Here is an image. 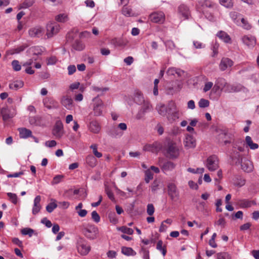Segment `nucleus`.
Wrapping results in <instances>:
<instances>
[{
	"label": "nucleus",
	"mask_w": 259,
	"mask_h": 259,
	"mask_svg": "<svg viewBox=\"0 0 259 259\" xmlns=\"http://www.w3.org/2000/svg\"><path fill=\"white\" fill-rule=\"evenodd\" d=\"M179 117V110L178 109L176 104L173 101H169L168 103V113L166 115L168 121L172 123Z\"/></svg>",
	"instance_id": "obj_1"
},
{
	"label": "nucleus",
	"mask_w": 259,
	"mask_h": 259,
	"mask_svg": "<svg viewBox=\"0 0 259 259\" xmlns=\"http://www.w3.org/2000/svg\"><path fill=\"white\" fill-rule=\"evenodd\" d=\"M84 236L88 239L94 240L97 238L98 228L93 225H89L82 230Z\"/></svg>",
	"instance_id": "obj_2"
},
{
	"label": "nucleus",
	"mask_w": 259,
	"mask_h": 259,
	"mask_svg": "<svg viewBox=\"0 0 259 259\" xmlns=\"http://www.w3.org/2000/svg\"><path fill=\"white\" fill-rule=\"evenodd\" d=\"M205 165L210 171L217 170L219 167V160L214 155L209 156L206 161Z\"/></svg>",
	"instance_id": "obj_3"
},
{
	"label": "nucleus",
	"mask_w": 259,
	"mask_h": 259,
	"mask_svg": "<svg viewBox=\"0 0 259 259\" xmlns=\"http://www.w3.org/2000/svg\"><path fill=\"white\" fill-rule=\"evenodd\" d=\"M168 194L172 201L176 202L179 198V193L175 184L170 183L167 186Z\"/></svg>",
	"instance_id": "obj_4"
},
{
	"label": "nucleus",
	"mask_w": 259,
	"mask_h": 259,
	"mask_svg": "<svg viewBox=\"0 0 259 259\" xmlns=\"http://www.w3.org/2000/svg\"><path fill=\"white\" fill-rule=\"evenodd\" d=\"M60 30V26L57 23H50L47 26V35L48 38L53 37Z\"/></svg>",
	"instance_id": "obj_5"
},
{
	"label": "nucleus",
	"mask_w": 259,
	"mask_h": 259,
	"mask_svg": "<svg viewBox=\"0 0 259 259\" xmlns=\"http://www.w3.org/2000/svg\"><path fill=\"white\" fill-rule=\"evenodd\" d=\"M93 101L94 102L93 107L94 115L95 116L101 115L104 108L102 101L98 98H95L93 99Z\"/></svg>",
	"instance_id": "obj_6"
},
{
	"label": "nucleus",
	"mask_w": 259,
	"mask_h": 259,
	"mask_svg": "<svg viewBox=\"0 0 259 259\" xmlns=\"http://www.w3.org/2000/svg\"><path fill=\"white\" fill-rule=\"evenodd\" d=\"M166 153L170 158H176L179 155V150L175 143H170L168 144Z\"/></svg>",
	"instance_id": "obj_7"
},
{
	"label": "nucleus",
	"mask_w": 259,
	"mask_h": 259,
	"mask_svg": "<svg viewBox=\"0 0 259 259\" xmlns=\"http://www.w3.org/2000/svg\"><path fill=\"white\" fill-rule=\"evenodd\" d=\"M60 103L62 106L68 110H72L74 106L73 100L69 95L62 96L60 99Z\"/></svg>",
	"instance_id": "obj_8"
},
{
	"label": "nucleus",
	"mask_w": 259,
	"mask_h": 259,
	"mask_svg": "<svg viewBox=\"0 0 259 259\" xmlns=\"http://www.w3.org/2000/svg\"><path fill=\"white\" fill-rule=\"evenodd\" d=\"M149 19L154 23H162L165 20V15L162 12H154L150 15Z\"/></svg>",
	"instance_id": "obj_9"
},
{
	"label": "nucleus",
	"mask_w": 259,
	"mask_h": 259,
	"mask_svg": "<svg viewBox=\"0 0 259 259\" xmlns=\"http://www.w3.org/2000/svg\"><path fill=\"white\" fill-rule=\"evenodd\" d=\"M234 141L233 136L228 133H222L219 135V142L224 145L233 143Z\"/></svg>",
	"instance_id": "obj_10"
},
{
	"label": "nucleus",
	"mask_w": 259,
	"mask_h": 259,
	"mask_svg": "<svg viewBox=\"0 0 259 259\" xmlns=\"http://www.w3.org/2000/svg\"><path fill=\"white\" fill-rule=\"evenodd\" d=\"M44 106L48 109H56L59 107V104L52 97H47L43 100Z\"/></svg>",
	"instance_id": "obj_11"
},
{
	"label": "nucleus",
	"mask_w": 259,
	"mask_h": 259,
	"mask_svg": "<svg viewBox=\"0 0 259 259\" xmlns=\"http://www.w3.org/2000/svg\"><path fill=\"white\" fill-rule=\"evenodd\" d=\"M77 249L79 253L81 255H84L89 252L90 250V247L87 245L84 240L81 239L78 241Z\"/></svg>",
	"instance_id": "obj_12"
},
{
	"label": "nucleus",
	"mask_w": 259,
	"mask_h": 259,
	"mask_svg": "<svg viewBox=\"0 0 259 259\" xmlns=\"http://www.w3.org/2000/svg\"><path fill=\"white\" fill-rule=\"evenodd\" d=\"M242 41L244 45L250 49L253 48L256 44L255 37L250 35L243 36L242 38Z\"/></svg>",
	"instance_id": "obj_13"
},
{
	"label": "nucleus",
	"mask_w": 259,
	"mask_h": 259,
	"mask_svg": "<svg viewBox=\"0 0 259 259\" xmlns=\"http://www.w3.org/2000/svg\"><path fill=\"white\" fill-rule=\"evenodd\" d=\"M63 125L62 121L57 120L53 130V134L57 138H61L63 135Z\"/></svg>",
	"instance_id": "obj_14"
},
{
	"label": "nucleus",
	"mask_w": 259,
	"mask_h": 259,
	"mask_svg": "<svg viewBox=\"0 0 259 259\" xmlns=\"http://www.w3.org/2000/svg\"><path fill=\"white\" fill-rule=\"evenodd\" d=\"M166 73L168 75L175 76L178 77H181L185 75V72L184 70L176 67L169 68L166 71Z\"/></svg>",
	"instance_id": "obj_15"
},
{
	"label": "nucleus",
	"mask_w": 259,
	"mask_h": 259,
	"mask_svg": "<svg viewBox=\"0 0 259 259\" xmlns=\"http://www.w3.org/2000/svg\"><path fill=\"white\" fill-rule=\"evenodd\" d=\"M233 65V62L228 58H223L220 62L219 67L222 71H225L228 67H231Z\"/></svg>",
	"instance_id": "obj_16"
},
{
	"label": "nucleus",
	"mask_w": 259,
	"mask_h": 259,
	"mask_svg": "<svg viewBox=\"0 0 259 259\" xmlns=\"http://www.w3.org/2000/svg\"><path fill=\"white\" fill-rule=\"evenodd\" d=\"M184 145L187 148H192L196 146V140L193 136L190 135L186 136Z\"/></svg>",
	"instance_id": "obj_17"
},
{
	"label": "nucleus",
	"mask_w": 259,
	"mask_h": 259,
	"mask_svg": "<svg viewBox=\"0 0 259 259\" xmlns=\"http://www.w3.org/2000/svg\"><path fill=\"white\" fill-rule=\"evenodd\" d=\"M41 200V197L39 195H37L35 197L34 199V204L32 208V213L34 215L38 213L41 209V206L40 204Z\"/></svg>",
	"instance_id": "obj_18"
},
{
	"label": "nucleus",
	"mask_w": 259,
	"mask_h": 259,
	"mask_svg": "<svg viewBox=\"0 0 259 259\" xmlns=\"http://www.w3.org/2000/svg\"><path fill=\"white\" fill-rule=\"evenodd\" d=\"M240 162L241 168L244 171L249 172L252 170L253 166L249 160L247 159L243 160V159L241 158Z\"/></svg>",
	"instance_id": "obj_19"
},
{
	"label": "nucleus",
	"mask_w": 259,
	"mask_h": 259,
	"mask_svg": "<svg viewBox=\"0 0 259 259\" xmlns=\"http://www.w3.org/2000/svg\"><path fill=\"white\" fill-rule=\"evenodd\" d=\"M28 33L31 37H38L42 35V29L40 27L31 28L29 30Z\"/></svg>",
	"instance_id": "obj_20"
},
{
	"label": "nucleus",
	"mask_w": 259,
	"mask_h": 259,
	"mask_svg": "<svg viewBox=\"0 0 259 259\" xmlns=\"http://www.w3.org/2000/svg\"><path fill=\"white\" fill-rule=\"evenodd\" d=\"M179 12L184 17L185 19H188L190 16L189 9L185 5H181L179 6Z\"/></svg>",
	"instance_id": "obj_21"
},
{
	"label": "nucleus",
	"mask_w": 259,
	"mask_h": 259,
	"mask_svg": "<svg viewBox=\"0 0 259 259\" xmlns=\"http://www.w3.org/2000/svg\"><path fill=\"white\" fill-rule=\"evenodd\" d=\"M156 110L160 115L166 116L168 113V105L166 106L164 104L160 103L157 105Z\"/></svg>",
	"instance_id": "obj_22"
},
{
	"label": "nucleus",
	"mask_w": 259,
	"mask_h": 259,
	"mask_svg": "<svg viewBox=\"0 0 259 259\" xmlns=\"http://www.w3.org/2000/svg\"><path fill=\"white\" fill-rule=\"evenodd\" d=\"M19 136L21 138L26 139L28 137H32V132L30 130L22 127L18 129Z\"/></svg>",
	"instance_id": "obj_23"
},
{
	"label": "nucleus",
	"mask_w": 259,
	"mask_h": 259,
	"mask_svg": "<svg viewBox=\"0 0 259 259\" xmlns=\"http://www.w3.org/2000/svg\"><path fill=\"white\" fill-rule=\"evenodd\" d=\"M217 36L226 43H231V39L230 36L225 32L220 31L217 33Z\"/></svg>",
	"instance_id": "obj_24"
},
{
	"label": "nucleus",
	"mask_w": 259,
	"mask_h": 259,
	"mask_svg": "<svg viewBox=\"0 0 259 259\" xmlns=\"http://www.w3.org/2000/svg\"><path fill=\"white\" fill-rule=\"evenodd\" d=\"M1 113L3 116V119L4 121L8 120L9 119L14 116L13 114L11 113L10 110L7 108H3L1 110Z\"/></svg>",
	"instance_id": "obj_25"
},
{
	"label": "nucleus",
	"mask_w": 259,
	"mask_h": 259,
	"mask_svg": "<svg viewBox=\"0 0 259 259\" xmlns=\"http://www.w3.org/2000/svg\"><path fill=\"white\" fill-rule=\"evenodd\" d=\"M230 15L232 20L236 25H241L240 20L242 17L240 14L236 12H232L230 13Z\"/></svg>",
	"instance_id": "obj_26"
},
{
	"label": "nucleus",
	"mask_w": 259,
	"mask_h": 259,
	"mask_svg": "<svg viewBox=\"0 0 259 259\" xmlns=\"http://www.w3.org/2000/svg\"><path fill=\"white\" fill-rule=\"evenodd\" d=\"M89 130L94 133H98L100 131L99 123L96 121H93L90 123Z\"/></svg>",
	"instance_id": "obj_27"
},
{
	"label": "nucleus",
	"mask_w": 259,
	"mask_h": 259,
	"mask_svg": "<svg viewBox=\"0 0 259 259\" xmlns=\"http://www.w3.org/2000/svg\"><path fill=\"white\" fill-rule=\"evenodd\" d=\"M219 81L221 82V85L222 86H223L224 87H225L226 86V91L227 92H234L237 91V90L236 89L235 87L228 84L224 79L221 78L219 79Z\"/></svg>",
	"instance_id": "obj_28"
},
{
	"label": "nucleus",
	"mask_w": 259,
	"mask_h": 259,
	"mask_svg": "<svg viewBox=\"0 0 259 259\" xmlns=\"http://www.w3.org/2000/svg\"><path fill=\"white\" fill-rule=\"evenodd\" d=\"M233 147L235 149H237L240 152H243L244 150V142L241 140H238L234 142H233Z\"/></svg>",
	"instance_id": "obj_29"
},
{
	"label": "nucleus",
	"mask_w": 259,
	"mask_h": 259,
	"mask_svg": "<svg viewBox=\"0 0 259 259\" xmlns=\"http://www.w3.org/2000/svg\"><path fill=\"white\" fill-rule=\"evenodd\" d=\"M252 204H255V202L247 199H242L239 202L240 207L243 208L250 207Z\"/></svg>",
	"instance_id": "obj_30"
},
{
	"label": "nucleus",
	"mask_w": 259,
	"mask_h": 259,
	"mask_svg": "<svg viewBox=\"0 0 259 259\" xmlns=\"http://www.w3.org/2000/svg\"><path fill=\"white\" fill-rule=\"evenodd\" d=\"M175 167V164L171 161L165 162L161 166V169L163 171H171Z\"/></svg>",
	"instance_id": "obj_31"
},
{
	"label": "nucleus",
	"mask_w": 259,
	"mask_h": 259,
	"mask_svg": "<svg viewBox=\"0 0 259 259\" xmlns=\"http://www.w3.org/2000/svg\"><path fill=\"white\" fill-rule=\"evenodd\" d=\"M24 83L21 80H16L9 84L10 89L14 90H17L23 87Z\"/></svg>",
	"instance_id": "obj_32"
},
{
	"label": "nucleus",
	"mask_w": 259,
	"mask_h": 259,
	"mask_svg": "<svg viewBox=\"0 0 259 259\" xmlns=\"http://www.w3.org/2000/svg\"><path fill=\"white\" fill-rule=\"evenodd\" d=\"M143 105L141 107L140 110L143 111L144 113L150 112L152 110L153 107L151 104L148 101H146L143 103Z\"/></svg>",
	"instance_id": "obj_33"
},
{
	"label": "nucleus",
	"mask_w": 259,
	"mask_h": 259,
	"mask_svg": "<svg viewBox=\"0 0 259 259\" xmlns=\"http://www.w3.org/2000/svg\"><path fill=\"white\" fill-rule=\"evenodd\" d=\"M134 100L138 104H142L145 101L142 93L140 91H137L135 93Z\"/></svg>",
	"instance_id": "obj_34"
},
{
	"label": "nucleus",
	"mask_w": 259,
	"mask_h": 259,
	"mask_svg": "<svg viewBox=\"0 0 259 259\" xmlns=\"http://www.w3.org/2000/svg\"><path fill=\"white\" fill-rule=\"evenodd\" d=\"M121 252L127 256H134L136 254V252L132 248L127 247H122Z\"/></svg>",
	"instance_id": "obj_35"
},
{
	"label": "nucleus",
	"mask_w": 259,
	"mask_h": 259,
	"mask_svg": "<svg viewBox=\"0 0 259 259\" xmlns=\"http://www.w3.org/2000/svg\"><path fill=\"white\" fill-rule=\"evenodd\" d=\"M245 142L246 144L252 150H255L258 148V145L256 143H253L251 138L250 136H246L245 138Z\"/></svg>",
	"instance_id": "obj_36"
},
{
	"label": "nucleus",
	"mask_w": 259,
	"mask_h": 259,
	"mask_svg": "<svg viewBox=\"0 0 259 259\" xmlns=\"http://www.w3.org/2000/svg\"><path fill=\"white\" fill-rule=\"evenodd\" d=\"M26 47L24 46H21L18 48L12 50H10L7 51V54L8 55H13L15 54H18L21 52H22L25 50Z\"/></svg>",
	"instance_id": "obj_37"
},
{
	"label": "nucleus",
	"mask_w": 259,
	"mask_h": 259,
	"mask_svg": "<svg viewBox=\"0 0 259 259\" xmlns=\"http://www.w3.org/2000/svg\"><path fill=\"white\" fill-rule=\"evenodd\" d=\"M85 161L87 164L92 167H94L96 165L97 159L92 155H88L86 157Z\"/></svg>",
	"instance_id": "obj_38"
},
{
	"label": "nucleus",
	"mask_w": 259,
	"mask_h": 259,
	"mask_svg": "<svg viewBox=\"0 0 259 259\" xmlns=\"http://www.w3.org/2000/svg\"><path fill=\"white\" fill-rule=\"evenodd\" d=\"M51 201L52 202L46 206V210L49 213L52 212L57 207V204L55 199H51Z\"/></svg>",
	"instance_id": "obj_39"
},
{
	"label": "nucleus",
	"mask_w": 259,
	"mask_h": 259,
	"mask_svg": "<svg viewBox=\"0 0 259 259\" xmlns=\"http://www.w3.org/2000/svg\"><path fill=\"white\" fill-rule=\"evenodd\" d=\"M156 249L160 251L163 255L165 256L166 253V249L165 246H163V242L160 240L158 241L156 245Z\"/></svg>",
	"instance_id": "obj_40"
},
{
	"label": "nucleus",
	"mask_w": 259,
	"mask_h": 259,
	"mask_svg": "<svg viewBox=\"0 0 259 259\" xmlns=\"http://www.w3.org/2000/svg\"><path fill=\"white\" fill-rule=\"evenodd\" d=\"M34 3V0H25L19 6V9H27L31 7Z\"/></svg>",
	"instance_id": "obj_41"
},
{
	"label": "nucleus",
	"mask_w": 259,
	"mask_h": 259,
	"mask_svg": "<svg viewBox=\"0 0 259 259\" xmlns=\"http://www.w3.org/2000/svg\"><path fill=\"white\" fill-rule=\"evenodd\" d=\"M245 180L240 177L237 176L234 179V184L235 185L241 187L245 185Z\"/></svg>",
	"instance_id": "obj_42"
},
{
	"label": "nucleus",
	"mask_w": 259,
	"mask_h": 259,
	"mask_svg": "<svg viewBox=\"0 0 259 259\" xmlns=\"http://www.w3.org/2000/svg\"><path fill=\"white\" fill-rule=\"evenodd\" d=\"M21 232L23 235H28L29 237H31L34 233V230L29 228H25L22 229Z\"/></svg>",
	"instance_id": "obj_43"
},
{
	"label": "nucleus",
	"mask_w": 259,
	"mask_h": 259,
	"mask_svg": "<svg viewBox=\"0 0 259 259\" xmlns=\"http://www.w3.org/2000/svg\"><path fill=\"white\" fill-rule=\"evenodd\" d=\"M56 20L60 22H65L68 20L67 15L65 14H60L56 16Z\"/></svg>",
	"instance_id": "obj_44"
},
{
	"label": "nucleus",
	"mask_w": 259,
	"mask_h": 259,
	"mask_svg": "<svg viewBox=\"0 0 259 259\" xmlns=\"http://www.w3.org/2000/svg\"><path fill=\"white\" fill-rule=\"evenodd\" d=\"M198 3L202 7L211 8L213 6L212 2L209 0H200Z\"/></svg>",
	"instance_id": "obj_45"
},
{
	"label": "nucleus",
	"mask_w": 259,
	"mask_h": 259,
	"mask_svg": "<svg viewBox=\"0 0 259 259\" xmlns=\"http://www.w3.org/2000/svg\"><path fill=\"white\" fill-rule=\"evenodd\" d=\"M241 23V26H242L243 28L248 30L251 28V25L248 23L247 21L245 20L244 18L242 17L240 18V20Z\"/></svg>",
	"instance_id": "obj_46"
},
{
	"label": "nucleus",
	"mask_w": 259,
	"mask_h": 259,
	"mask_svg": "<svg viewBox=\"0 0 259 259\" xmlns=\"http://www.w3.org/2000/svg\"><path fill=\"white\" fill-rule=\"evenodd\" d=\"M122 13L123 15L126 17L132 16L133 13L131 8H129L126 6H124L122 9Z\"/></svg>",
	"instance_id": "obj_47"
},
{
	"label": "nucleus",
	"mask_w": 259,
	"mask_h": 259,
	"mask_svg": "<svg viewBox=\"0 0 259 259\" xmlns=\"http://www.w3.org/2000/svg\"><path fill=\"white\" fill-rule=\"evenodd\" d=\"M217 259H232L231 256L227 252H220L217 255Z\"/></svg>",
	"instance_id": "obj_48"
},
{
	"label": "nucleus",
	"mask_w": 259,
	"mask_h": 259,
	"mask_svg": "<svg viewBox=\"0 0 259 259\" xmlns=\"http://www.w3.org/2000/svg\"><path fill=\"white\" fill-rule=\"evenodd\" d=\"M90 148L93 150V152L95 156L98 158H100L102 156V154L97 151V145L96 144L91 145Z\"/></svg>",
	"instance_id": "obj_49"
},
{
	"label": "nucleus",
	"mask_w": 259,
	"mask_h": 259,
	"mask_svg": "<svg viewBox=\"0 0 259 259\" xmlns=\"http://www.w3.org/2000/svg\"><path fill=\"white\" fill-rule=\"evenodd\" d=\"M73 47L76 50L81 51L83 50L84 46L81 41L76 40L73 45Z\"/></svg>",
	"instance_id": "obj_50"
},
{
	"label": "nucleus",
	"mask_w": 259,
	"mask_h": 259,
	"mask_svg": "<svg viewBox=\"0 0 259 259\" xmlns=\"http://www.w3.org/2000/svg\"><path fill=\"white\" fill-rule=\"evenodd\" d=\"M198 105L200 108L207 107L209 105V101L206 99H201L198 102Z\"/></svg>",
	"instance_id": "obj_51"
},
{
	"label": "nucleus",
	"mask_w": 259,
	"mask_h": 259,
	"mask_svg": "<svg viewBox=\"0 0 259 259\" xmlns=\"http://www.w3.org/2000/svg\"><path fill=\"white\" fill-rule=\"evenodd\" d=\"M7 195L9 198L10 201L14 204H16L17 203V196L15 193L11 192L7 193Z\"/></svg>",
	"instance_id": "obj_52"
},
{
	"label": "nucleus",
	"mask_w": 259,
	"mask_h": 259,
	"mask_svg": "<svg viewBox=\"0 0 259 259\" xmlns=\"http://www.w3.org/2000/svg\"><path fill=\"white\" fill-rule=\"evenodd\" d=\"M153 178V174L150 170H147L145 171V181L146 183H149L150 181Z\"/></svg>",
	"instance_id": "obj_53"
},
{
	"label": "nucleus",
	"mask_w": 259,
	"mask_h": 259,
	"mask_svg": "<svg viewBox=\"0 0 259 259\" xmlns=\"http://www.w3.org/2000/svg\"><path fill=\"white\" fill-rule=\"evenodd\" d=\"M220 3L226 8H231L233 5L232 0H220Z\"/></svg>",
	"instance_id": "obj_54"
},
{
	"label": "nucleus",
	"mask_w": 259,
	"mask_h": 259,
	"mask_svg": "<svg viewBox=\"0 0 259 259\" xmlns=\"http://www.w3.org/2000/svg\"><path fill=\"white\" fill-rule=\"evenodd\" d=\"M12 66L13 69L16 71H20L21 69V66L18 60H13L12 62Z\"/></svg>",
	"instance_id": "obj_55"
},
{
	"label": "nucleus",
	"mask_w": 259,
	"mask_h": 259,
	"mask_svg": "<svg viewBox=\"0 0 259 259\" xmlns=\"http://www.w3.org/2000/svg\"><path fill=\"white\" fill-rule=\"evenodd\" d=\"M63 175H57L53 179V181L51 182L52 185H56L59 183L63 179Z\"/></svg>",
	"instance_id": "obj_56"
},
{
	"label": "nucleus",
	"mask_w": 259,
	"mask_h": 259,
	"mask_svg": "<svg viewBox=\"0 0 259 259\" xmlns=\"http://www.w3.org/2000/svg\"><path fill=\"white\" fill-rule=\"evenodd\" d=\"M119 230L123 233L127 234L128 235H132L134 233V231L132 229L125 226L121 227Z\"/></svg>",
	"instance_id": "obj_57"
},
{
	"label": "nucleus",
	"mask_w": 259,
	"mask_h": 259,
	"mask_svg": "<svg viewBox=\"0 0 259 259\" xmlns=\"http://www.w3.org/2000/svg\"><path fill=\"white\" fill-rule=\"evenodd\" d=\"M91 214L92 219L95 223H98L100 221V217L96 211H93Z\"/></svg>",
	"instance_id": "obj_58"
},
{
	"label": "nucleus",
	"mask_w": 259,
	"mask_h": 259,
	"mask_svg": "<svg viewBox=\"0 0 259 259\" xmlns=\"http://www.w3.org/2000/svg\"><path fill=\"white\" fill-rule=\"evenodd\" d=\"M155 211L154 205L152 204H148L147 206V213L149 215L153 214Z\"/></svg>",
	"instance_id": "obj_59"
},
{
	"label": "nucleus",
	"mask_w": 259,
	"mask_h": 259,
	"mask_svg": "<svg viewBox=\"0 0 259 259\" xmlns=\"http://www.w3.org/2000/svg\"><path fill=\"white\" fill-rule=\"evenodd\" d=\"M105 192L106 194L107 195L108 198L112 201H114L115 200L114 194L112 191L109 188V187H106L105 189Z\"/></svg>",
	"instance_id": "obj_60"
},
{
	"label": "nucleus",
	"mask_w": 259,
	"mask_h": 259,
	"mask_svg": "<svg viewBox=\"0 0 259 259\" xmlns=\"http://www.w3.org/2000/svg\"><path fill=\"white\" fill-rule=\"evenodd\" d=\"M159 182L157 180H154L151 185V191L155 193L158 189Z\"/></svg>",
	"instance_id": "obj_61"
},
{
	"label": "nucleus",
	"mask_w": 259,
	"mask_h": 259,
	"mask_svg": "<svg viewBox=\"0 0 259 259\" xmlns=\"http://www.w3.org/2000/svg\"><path fill=\"white\" fill-rule=\"evenodd\" d=\"M108 217L110 221L113 224H115L117 223L118 220L116 218V214L114 212L110 213L108 215Z\"/></svg>",
	"instance_id": "obj_62"
},
{
	"label": "nucleus",
	"mask_w": 259,
	"mask_h": 259,
	"mask_svg": "<svg viewBox=\"0 0 259 259\" xmlns=\"http://www.w3.org/2000/svg\"><path fill=\"white\" fill-rule=\"evenodd\" d=\"M213 86V83L211 81L207 82L205 83L204 87L203 89V92L204 93L207 92L209 90L211 89V88Z\"/></svg>",
	"instance_id": "obj_63"
},
{
	"label": "nucleus",
	"mask_w": 259,
	"mask_h": 259,
	"mask_svg": "<svg viewBox=\"0 0 259 259\" xmlns=\"http://www.w3.org/2000/svg\"><path fill=\"white\" fill-rule=\"evenodd\" d=\"M219 47V45L218 43H215L212 47V50L213 52V54L212 55V57H215L217 56L218 54V49Z\"/></svg>",
	"instance_id": "obj_64"
}]
</instances>
